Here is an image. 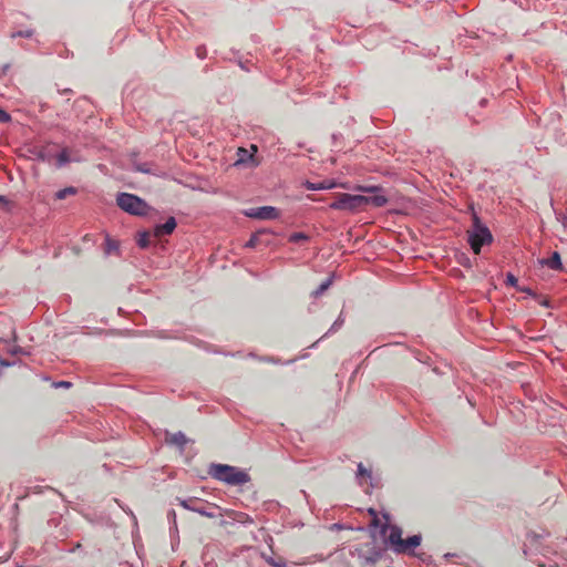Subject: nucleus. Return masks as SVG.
<instances>
[{
	"mask_svg": "<svg viewBox=\"0 0 567 567\" xmlns=\"http://www.w3.org/2000/svg\"><path fill=\"white\" fill-rule=\"evenodd\" d=\"M467 235V244L475 255L481 254V248L492 244L491 230L481 223L476 214L472 215V226L465 230Z\"/></svg>",
	"mask_w": 567,
	"mask_h": 567,
	"instance_id": "nucleus-1",
	"label": "nucleus"
},
{
	"mask_svg": "<svg viewBox=\"0 0 567 567\" xmlns=\"http://www.w3.org/2000/svg\"><path fill=\"white\" fill-rule=\"evenodd\" d=\"M212 477L230 486H243L249 482V475L227 464H213L209 468Z\"/></svg>",
	"mask_w": 567,
	"mask_h": 567,
	"instance_id": "nucleus-2",
	"label": "nucleus"
},
{
	"mask_svg": "<svg viewBox=\"0 0 567 567\" xmlns=\"http://www.w3.org/2000/svg\"><path fill=\"white\" fill-rule=\"evenodd\" d=\"M117 207L122 208L125 213L135 216H144L148 213V205L140 197L130 193H122L116 197Z\"/></svg>",
	"mask_w": 567,
	"mask_h": 567,
	"instance_id": "nucleus-3",
	"label": "nucleus"
},
{
	"mask_svg": "<svg viewBox=\"0 0 567 567\" xmlns=\"http://www.w3.org/2000/svg\"><path fill=\"white\" fill-rule=\"evenodd\" d=\"M365 207L363 195H351L339 193L336 200L331 202L330 208L334 210L360 212Z\"/></svg>",
	"mask_w": 567,
	"mask_h": 567,
	"instance_id": "nucleus-4",
	"label": "nucleus"
},
{
	"mask_svg": "<svg viewBox=\"0 0 567 567\" xmlns=\"http://www.w3.org/2000/svg\"><path fill=\"white\" fill-rule=\"evenodd\" d=\"M357 190L374 194L372 196H364V206L383 207L386 205V197L379 194L381 192L379 186H359Z\"/></svg>",
	"mask_w": 567,
	"mask_h": 567,
	"instance_id": "nucleus-5",
	"label": "nucleus"
},
{
	"mask_svg": "<svg viewBox=\"0 0 567 567\" xmlns=\"http://www.w3.org/2000/svg\"><path fill=\"white\" fill-rule=\"evenodd\" d=\"M246 216L259 220H274L278 217V210L274 206H261L246 212Z\"/></svg>",
	"mask_w": 567,
	"mask_h": 567,
	"instance_id": "nucleus-6",
	"label": "nucleus"
},
{
	"mask_svg": "<svg viewBox=\"0 0 567 567\" xmlns=\"http://www.w3.org/2000/svg\"><path fill=\"white\" fill-rule=\"evenodd\" d=\"M392 547H394V550L398 553H408L411 551L413 548L419 547L420 545V536L419 535H412L408 537L406 539L400 540V544H390Z\"/></svg>",
	"mask_w": 567,
	"mask_h": 567,
	"instance_id": "nucleus-7",
	"label": "nucleus"
},
{
	"mask_svg": "<svg viewBox=\"0 0 567 567\" xmlns=\"http://www.w3.org/2000/svg\"><path fill=\"white\" fill-rule=\"evenodd\" d=\"M305 187H307L308 190L316 192V190H323V189H332V188H337V187L346 188L347 186H344V184L338 185L336 182H333L331 179H324V181H321L318 183L307 182V184H305Z\"/></svg>",
	"mask_w": 567,
	"mask_h": 567,
	"instance_id": "nucleus-8",
	"label": "nucleus"
},
{
	"mask_svg": "<svg viewBox=\"0 0 567 567\" xmlns=\"http://www.w3.org/2000/svg\"><path fill=\"white\" fill-rule=\"evenodd\" d=\"M174 229H175V219H174V217H171V218L166 219V223H164L163 225L156 226L155 235L158 237L162 235H169L174 231Z\"/></svg>",
	"mask_w": 567,
	"mask_h": 567,
	"instance_id": "nucleus-9",
	"label": "nucleus"
},
{
	"mask_svg": "<svg viewBox=\"0 0 567 567\" xmlns=\"http://www.w3.org/2000/svg\"><path fill=\"white\" fill-rule=\"evenodd\" d=\"M542 265L549 267V269H551V270L560 271L561 270L560 255L557 251H555L554 255H551V257H548V258L542 260Z\"/></svg>",
	"mask_w": 567,
	"mask_h": 567,
	"instance_id": "nucleus-10",
	"label": "nucleus"
},
{
	"mask_svg": "<svg viewBox=\"0 0 567 567\" xmlns=\"http://www.w3.org/2000/svg\"><path fill=\"white\" fill-rule=\"evenodd\" d=\"M166 442L177 445L178 447L185 446V443H187V439H185V435L181 432L175 433H168L166 434Z\"/></svg>",
	"mask_w": 567,
	"mask_h": 567,
	"instance_id": "nucleus-11",
	"label": "nucleus"
},
{
	"mask_svg": "<svg viewBox=\"0 0 567 567\" xmlns=\"http://www.w3.org/2000/svg\"><path fill=\"white\" fill-rule=\"evenodd\" d=\"M401 540H403L401 537V529L396 526L390 527V533H388V543L399 544Z\"/></svg>",
	"mask_w": 567,
	"mask_h": 567,
	"instance_id": "nucleus-12",
	"label": "nucleus"
},
{
	"mask_svg": "<svg viewBox=\"0 0 567 567\" xmlns=\"http://www.w3.org/2000/svg\"><path fill=\"white\" fill-rule=\"evenodd\" d=\"M76 194V188L74 187H65L64 189L55 193V199L62 200L68 196H74Z\"/></svg>",
	"mask_w": 567,
	"mask_h": 567,
	"instance_id": "nucleus-13",
	"label": "nucleus"
},
{
	"mask_svg": "<svg viewBox=\"0 0 567 567\" xmlns=\"http://www.w3.org/2000/svg\"><path fill=\"white\" fill-rule=\"evenodd\" d=\"M506 285L512 286L514 288H517L518 291H520V292L529 293V289L528 288H519V287H517V278H515L514 275L511 274V272L506 274Z\"/></svg>",
	"mask_w": 567,
	"mask_h": 567,
	"instance_id": "nucleus-14",
	"label": "nucleus"
},
{
	"mask_svg": "<svg viewBox=\"0 0 567 567\" xmlns=\"http://www.w3.org/2000/svg\"><path fill=\"white\" fill-rule=\"evenodd\" d=\"M307 239H308V236L302 233H295V234L290 235V237H289V241H291L293 244L305 241Z\"/></svg>",
	"mask_w": 567,
	"mask_h": 567,
	"instance_id": "nucleus-15",
	"label": "nucleus"
},
{
	"mask_svg": "<svg viewBox=\"0 0 567 567\" xmlns=\"http://www.w3.org/2000/svg\"><path fill=\"white\" fill-rule=\"evenodd\" d=\"M266 561H268V565L271 566V567H284L286 566V563L282 558H278V559H274V558H268L266 559Z\"/></svg>",
	"mask_w": 567,
	"mask_h": 567,
	"instance_id": "nucleus-16",
	"label": "nucleus"
},
{
	"mask_svg": "<svg viewBox=\"0 0 567 567\" xmlns=\"http://www.w3.org/2000/svg\"><path fill=\"white\" fill-rule=\"evenodd\" d=\"M357 474H359V477H370V472L362 464H359V467H357Z\"/></svg>",
	"mask_w": 567,
	"mask_h": 567,
	"instance_id": "nucleus-17",
	"label": "nucleus"
},
{
	"mask_svg": "<svg viewBox=\"0 0 567 567\" xmlns=\"http://www.w3.org/2000/svg\"><path fill=\"white\" fill-rule=\"evenodd\" d=\"M245 157H251V155L247 154V151L244 148H238V163H244Z\"/></svg>",
	"mask_w": 567,
	"mask_h": 567,
	"instance_id": "nucleus-18",
	"label": "nucleus"
},
{
	"mask_svg": "<svg viewBox=\"0 0 567 567\" xmlns=\"http://www.w3.org/2000/svg\"><path fill=\"white\" fill-rule=\"evenodd\" d=\"M148 245V234L141 235L140 247L145 248Z\"/></svg>",
	"mask_w": 567,
	"mask_h": 567,
	"instance_id": "nucleus-19",
	"label": "nucleus"
},
{
	"mask_svg": "<svg viewBox=\"0 0 567 567\" xmlns=\"http://www.w3.org/2000/svg\"><path fill=\"white\" fill-rule=\"evenodd\" d=\"M257 246V234L251 235L250 239H248V243H246V247L252 248Z\"/></svg>",
	"mask_w": 567,
	"mask_h": 567,
	"instance_id": "nucleus-20",
	"label": "nucleus"
},
{
	"mask_svg": "<svg viewBox=\"0 0 567 567\" xmlns=\"http://www.w3.org/2000/svg\"><path fill=\"white\" fill-rule=\"evenodd\" d=\"M329 287V281H326L323 282L322 285H320V288H318V290H316L315 295L316 296H319L320 293H322L327 288Z\"/></svg>",
	"mask_w": 567,
	"mask_h": 567,
	"instance_id": "nucleus-21",
	"label": "nucleus"
},
{
	"mask_svg": "<svg viewBox=\"0 0 567 567\" xmlns=\"http://www.w3.org/2000/svg\"><path fill=\"white\" fill-rule=\"evenodd\" d=\"M190 501H182V503H179V505H182V507L190 511V509H196V507L189 505Z\"/></svg>",
	"mask_w": 567,
	"mask_h": 567,
	"instance_id": "nucleus-22",
	"label": "nucleus"
},
{
	"mask_svg": "<svg viewBox=\"0 0 567 567\" xmlns=\"http://www.w3.org/2000/svg\"><path fill=\"white\" fill-rule=\"evenodd\" d=\"M53 385H55V388H70V382H68V381H60V382H58V383H55Z\"/></svg>",
	"mask_w": 567,
	"mask_h": 567,
	"instance_id": "nucleus-23",
	"label": "nucleus"
},
{
	"mask_svg": "<svg viewBox=\"0 0 567 567\" xmlns=\"http://www.w3.org/2000/svg\"><path fill=\"white\" fill-rule=\"evenodd\" d=\"M192 511H194V512H196V513H198V514H202V515H203V516H205V517H213V514L206 513V512H204V511H203V509H200V508H192Z\"/></svg>",
	"mask_w": 567,
	"mask_h": 567,
	"instance_id": "nucleus-24",
	"label": "nucleus"
},
{
	"mask_svg": "<svg viewBox=\"0 0 567 567\" xmlns=\"http://www.w3.org/2000/svg\"><path fill=\"white\" fill-rule=\"evenodd\" d=\"M68 161H69V158L66 157V152H64V151H63V152H61V153H60V163H61V164H64V163H66Z\"/></svg>",
	"mask_w": 567,
	"mask_h": 567,
	"instance_id": "nucleus-25",
	"label": "nucleus"
},
{
	"mask_svg": "<svg viewBox=\"0 0 567 567\" xmlns=\"http://www.w3.org/2000/svg\"><path fill=\"white\" fill-rule=\"evenodd\" d=\"M197 58H199V59L205 58V48H197Z\"/></svg>",
	"mask_w": 567,
	"mask_h": 567,
	"instance_id": "nucleus-26",
	"label": "nucleus"
},
{
	"mask_svg": "<svg viewBox=\"0 0 567 567\" xmlns=\"http://www.w3.org/2000/svg\"><path fill=\"white\" fill-rule=\"evenodd\" d=\"M10 121V115H8L4 111H1V122L6 123Z\"/></svg>",
	"mask_w": 567,
	"mask_h": 567,
	"instance_id": "nucleus-27",
	"label": "nucleus"
},
{
	"mask_svg": "<svg viewBox=\"0 0 567 567\" xmlns=\"http://www.w3.org/2000/svg\"><path fill=\"white\" fill-rule=\"evenodd\" d=\"M3 351L11 352V353H14V352H16L14 348H13V347H11V346H9V347H7V348H3Z\"/></svg>",
	"mask_w": 567,
	"mask_h": 567,
	"instance_id": "nucleus-28",
	"label": "nucleus"
},
{
	"mask_svg": "<svg viewBox=\"0 0 567 567\" xmlns=\"http://www.w3.org/2000/svg\"><path fill=\"white\" fill-rule=\"evenodd\" d=\"M563 227H565V229H567V214L565 216H563Z\"/></svg>",
	"mask_w": 567,
	"mask_h": 567,
	"instance_id": "nucleus-29",
	"label": "nucleus"
},
{
	"mask_svg": "<svg viewBox=\"0 0 567 567\" xmlns=\"http://www.w3.org/2000/svg\"><path fill=\"white\" fill-rule=\"evenodd\" d=\"M8 365H10V363H9V362H7V361H4V360H1V367H8Z\"/></svg>",
	"mask_w": 567,
	"mask_h": 567,
	"instance_id": "nucleus-30",
	"label": "nucleus"
},
{
	"mask_svg": "<svg viewBox=\"0 0 567 567\" xmlns=\"http://www.w3.org/2000/svg\"><path fill=\"white\" fill-rule=\"evenodd\" d=\"M19 35H25V37H30V32H25V33H19Z\"/></svg>",
	"mask_w": 567,
	"mask_h": 567,
	"instance_id": "nucleus-31",
	"label": "nucleus"
},
{
	"mask_svg": "<svg viewBox=\"0 0 567 567\" xmlns=\"http://www.w3.org/2000/svg\"><path fill=\"white\" fill-rule=\"evenodd\" d=\"M284 567H296V565H291V566H289V565H285Z\"/></svg>",
	"mask_w": 567,
	"mask_h": 567,
	"instance_id": "nucleus-32",
	"label": "nucleus"
}]
</instances>
